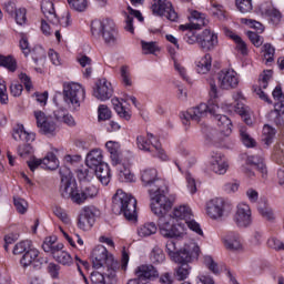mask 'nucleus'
<instances>
[{"label": "nucleus", "mask_w": 284, "mask_h": 284, "mask_svg": "<svg viewBox=\"0 0 284 284\" xmlns=\"http://www.w3.org/2000/svg\"><path fill=\"white\" fill-rule=\"evenodd\" d=\"M174 202L165 195H153V203H151L152 213L158 216V227L161 236L164 239H183L187 234V226L185 223L174 220L168 215L172 210Z\"/></svg>", "instance_id": "f257e3e1"}, {"label": "nucleus", "mask_w": 284, "mask_h": 284, "mask_svg": "<svg viewBox=\"0 0 284 284\" xmlns=\"http://www.w3.org/2000/svg\"><path fill=\"white\" fill-rule=\"evenodd\" d=\"M207 112L215 115V121H217V125L222 134H225L226 136L229 134H232V120H230L227 115L219 114V105L216 104L207 105L205 103H201L195 108L182 112L180 114V119L183 125H190L191 121H195V123H199L201 119L207 116Z\"/></svg>", "instance_id": "f03ea898"}, {"label": "nucleus", "mask_w": 284, "mask_h": 284, "mask_svg": "<svg viewBox=\"0 0 284 284\" xmlns=\"http://www.w3.org/2000/svg\"><path fill=\"white\" fill-rule=\"evenodd\" d=\"M112 210L115 214H123L128 221H136V199L121 189L113 195Z\"/></svg>", "instance_id": "7ed1b4c3"}, {"label": "nucleus", "mask_w": 284, "mask_h": 284, "mask_svg": "<svg viewBox=\"0 0 284 284\" xmlns=\"http://www.w3.org/2000/svg\"><path fill=\"white\" fill-rule=\"evenodd\" d=\"M141 181L149 190L151 203H154V196H168L170 191L165 186V182L159 179V172L156 169H145L142 171Z\"/></svg>", "instance_id": "20e7f679"}, {"label": "nucleus", "mask_w": 284, "mask_h": 284, "mask_svg": "<svg viewBox=\"0 0 284 284\" xmlns=\"http://www.w3.org/2000/svg\"><path fill=\"white\" fill-rule=\"evenodd\" d=\"M91 32L92 34L100 32L105 45L110 48L119 44V31H116V24L111 19L92 21Z\"/></svg>", "instance_id": "39448f33"}, {"label": "nucleus", "mask_w": 284, "mask_h": 284, "mask_svg": "<svg viewBox=\"0 0 284 284\" xmlns=\"http://www.w3.org/2000/svg\"><path fill=\"white\" fill-rule=\"evenodd\" d=\"M63 243H57V240L52 237L45 239L42 244L43 252L52 254L54 261L60 263V265H64L65 267H70L74 260H72V255L63 250Z\"/></svg>", "instance_id": "423d86ee"}, {"label": "nucleus", "mask_w": 284, "mask_h": 284, "mask_svg": "<svg viewBox=\"0 0 284 284\" xmlns=\"http://www.w3.org/2000/svg\"><path fill=\"white\" fill-rule=\"evenodd\" d=\"M92 263L95 270H101V267H106L111 276L112 272L119 270V262L114 260V256L109 255L108 248L103 245H99L92 251Z\"/></svg>", "instance_id": "0eeeda50"}, {"label": "nucleus", "mask_w": 284, "mask_h": 284, "mask_svg": "<svg viewBox=\"0 0 284 284\" xmlns=\"http://www.w3.org/2000/svg\"><path fill=\"white\" fill-rule=\"evenodd\" d=\"M63 97L70 110L77 112L81 108V102L85 99V89L77 82H71L64 85Z\"/></svg>", "instance_id": "6e6552de"}, {"label": "nucleus", "mask_w": 284, "mask_h": 284, "mask_svg": "<svg viewBox=\"0 0 284 284\" xmlns=\"http://www.w3.org/2000/svg\"><path fill=\"white\" fill-rule=\"evenodd\" d=\"M191 24H182L180 26V30H189L184 36V41L189 43V45H194V43L199 44V36H195L192 30H201L207 23L205 16L199 11L191 12Z\"/></svg>", "instance_id": "1a4fd4ad"}, {"label": "nucleus", "mask_w": 284, "mask_h": 284, "mask_svg": "<svg viewBox=\"0 0 284 284\" xmlns=\"http://www.w3.org/2000/svg\"><path fill=\"white\" fill-rule=\"evenodd\" d=\"M136 145L139 150L151 152L152 156H156L161 161H168V154H165V151L161 148V142L154 138V134L148 133V139L139 135L136 138Z\"/></svg>", "instance_id": "9d476101"}, {"label": "nucleus", "mask_w": 284, "mask_h": 284, "mask_svg": "<svg viewBox=\"0 0 284 284\" xmlns=\"http://www.w3.org/2000/svg\"><path fill=\"white\" fill-rule=\"evenodd\" d=\"M201 254V247L195 242H189L184 244L182 248L178 251V254L173 257V263L190 265L194 258H199Z\"/></svg>", "instance_id": "9b49d317"}, {"label": "nucleus", "mask_w": 284, "mask_h": 284, "mask_svg": "<svg viewBox=\"0 0 284 284\" xmlns=\"http://www.w3.org/2000/svg\"><path fill=\"white\" fill-rule=\"evenodd\" d=\"M13 139L14 141H24L26 143L18 148V154L20 156H28V154H32L33 150L30 143H32V141L36 139L34 133H28L23 128V124H18L13 130Z\"/></svg>", "instance_id": "f8f14e48"}, {"label": "nucleus", "mask_w": 284, "mask_h": 284, "mask_svg": "<svg viewBox=\"0 0 284 284\" xmlns=\"http://www.w3.org/2000/svg\"><path fill=\"white\" fill-rule=\"evenodd\" d=\"M135 278L129 280L128 284H148L159 278V271L152 264H142L134 271Z\"/></svg>", "instance_id": "ddd939ff"}, {"label": "nucleus", "mask_w": 284, "mask_h": 284, "mask_svg": "<svg viewBox=\"0 0 284 284\" xmlns=\"http://www.w3.org/2000/svg\"><path fill=\"white\" fill-rule=\"evenodd\" d=\"M61 184L60 194L62 199H72L77 191V181L72 176V172L67 166L60 169Z\"/></svg>", "instance_id": "4468645a"}, {"label": "nucleus", "mask_w": 284, "mask_h": 284, "mask_svg": "<svg viewBox=\"0 0 284 284\" xmlns=\"http://www.w3.org/2000/svg\"><path fill=\"white\" fill-rule=\"evenodd\" d=\"M39 254V250L31 246V248L22 255L20 265H22V267H30V265H32L36 270H41L43 265L48 264V257H40Z\"/></svg>", "instance_id": "2eb2a0df"}, {"label": "nucleus", "mask_w": 284, "mask_h": 284, "mask_svg": "<svg viewBox=\"0 0 284 284\" xmlns=\"http://www.w3.org/2000/svg\"><path fill=\"white\" fill-rule=\"evenodd\" d=\"M98 214L99 210L97 207L84 206L79 215L78 227L80 230H83L84 232H88V230H92V226L97 221Z\"/></svg>", "instance_id": "dca6fc26"}, {"label": "nucleus", "mask_w": 284, "mask_h": 284, "mask_svg": "<svg viewBox=\"0 0 284 284\" xmlns=\"http://www.w3.org/2000/svg\"><path fill=\"white\" fill-rule=\"evenodd\" d=\"M152 11L154 14L165 17L169 21H176L179 19V14L172 8V2L168 0H153Z\"/></svg>", "instance_id": "f3484780"}, {"label": "nucleus", "mask_w": 284, "mask_h": 284, "mask_svg": "<svg viewBox=\"0 0 284 284\" xmlns=\"http://www.w3.org/2000/svg\"><path fill=\"white\" fill-rule=\"evenodd\" d=\"M34 118L37 126L42 134H45L47 136H54V132H57V123H54L52 118L45 116L43 111H34Z\"/></svg>", "instance_id": "a211bd4d"}, {"label": "nucleus", "mask_w": 284, "mask_h": 284, "mask_svg": "<svg viewBox=\"0 0 284 284\" xmlns=\"http://www.w3.org/2000/svg\"><path fill=\"white\" fill-rule=\"evenodd\" d=\"M225 207L227 203L222 197H214L206 203V214L213 221L217 219H223L225 216Z\"/></svg>", "instance_id": "6ab92c4d"}, {"label": "nucleus", "mask_w": 284, "mask_h": 284, "mask_svg": "<svg viewBox=\"0 0 284 284\" xmlns=\"http://www.w3.org/2000/svg\"><path fill=\"white\" fill-rule=\"evenodd\" d=\"M234 223L237 227H250L252 225V209L247 203H240L234 215Z\"/></svg>", "instance_id": "aec40b11"}, {"label": "nucleus", "mask_w": 284, "mask_h": 284, "mask_svg": "<svg viewBox=\"0 0 284 284\" xmlns=\"http://www.w3.org/2000/svg\"><path fill=\"white\" fill-rule=\"evenodd\" d=\"M217 81L222 90H234L239 85V75L234 70H222L217 74Z\"/></svg>", "instance_id": "412c9836"}, {"label": "nucleus", "mask_w": 284, "mask_h": 284, "mask_svg": "<svg viewBox=\"0 0 284 284\" xmlns=\"http://www.w3.org/2000/svg\"><path fill=\"white\" fill-rule=\"evenodd\" d=\"M199 45L204 52H212L219 45V34L210 29H204L199 34Z\"/></svg>", "instance_id": "4be33fe9"}, {"label": "nucleus", "mask_w": 284, "mask_h": 284, "mask_svg": "<svg viewBox=\"0 0 284 284\" xmlns=\"http://www.w3.org/2000/svg\"><path fill=\"white\" fill-rule=\"evenodd\" d=\"M112 94H114V89L112 88V83L106 79H100L95 83V88L93 89V97L99 101H109L112 99Z\"/></svg>", "instance_id": "5701e85b"}, {"label": "nucleus", "mask_w": 284, "mask_h": 284, "mask_svg": "<svg viewBox=\"0 0 284 284\" xmlns=\"http://www.w3.org/2000/svg\"><path fill=\"white\" fill-rule=\"evenodd\" d=\"M270 79H272V71H264L260 74L258 85L254 87L255 94L260 97L262 101H266V103H270V98H267V94H265L263 90L267 89V85H270Z\"/></svg>", "instance_id": "b1692460"}, {"label": "nucleus", "mask_w": 284, "mask_h": 284, "mask_svg": "<svg viewBox=\"0 0 284 284\" xmlns=\"http://www.w3.org/2000/svg\"><path fill=\"white\" fill-rule=\"evenodd\" d=\"M42 14H44L47 21L52 26H59V17L54 10V3L50 0H42L41 2Z\"/></svg>", "instance_id": "393cba45"}, {"label": "nucleus", "mask_w": 284, "mask_h": 284, "mask_svg": "<svg viewBox=\"0 0 284 284\" xmlns=\"http://www.w3.org/2000/svg\"><path fill=\"white\" fill-rule=\"evenodd\" d=\"M85 164L91 170H97V168H100L101 165H104L105 162H103V151H101L99 149L92 150L87 155Z\"/></svg>", "instance_id": "a878e982"}, {"label": "nucleus", "mask_w": 284, "mask_h": 284, "mask_svg": "<svg viewBox=\"0 0 284 284\" xmlns=\"http://www.w3.org/2000/svg\"><path fill=\"white\" fill-rule=\"evenodd\" d=\"M169 216L174 219V221H179L180 223H183V221L187 223V221L192 219V209H190L187 205L175 206Z\"/></svg>", "instance_id": "bb28decb"}, {"label": "nucleus", "mask_w": 284, "mask_h": 284, "mask_svg": "<svg viewBox=\"0 0 284 284\" xmlns=\"http://www.w3.org/2000/svg\"><path fill=\"white\" fill-rule=\"evenodd\" d=\"M224 34L225 37H229V39H232L234 41V43L236 44L235 49L237 50V52H241V54H243L244 57L247 55V44L239 34L234 33L232 30L227 28H224Z\"/></svg>", "instance_id": "cd10ccee"}, {"label": "nucleus", "mask_w": 284, "mask_h": 284, "mask_svg": "<svg viewBox=\"0 0 284 284\" xmlns=\"http://www.w3.org/2000/svg\"><path fill=\"white\" fill-rule=\"evenodd\" d=\"M224 245L226 250H232V251L242 250L243 242L241 241V235L234 232L229 233L224 239Z\"/></svg>", "instance_id": "c85d7f7f"}, {"label": "nucleus", "mask_w": 284, "mask_h": 284, "mask_svg": "<svg viewBox=\"0 0 284 284\" xmlns=\"http://www.w3.org/2000/svg\"><path fill=\"white\" fill-rule=\"evenodd\" d=\"M128 10L130 12L131 16H126L125 18V26H124V30H126V32H131V34H134V18L139 19V21H143V16L141 14V11L139 10H134L132 9V7H128Z\"/></svg>", "instance_id": "c756f323"}, {"label": "nucleus", "mask_w": 284, "mask_h": 284, "mask_svg": "<svg viewBox=\"0 0 284 284\" xmlns=\"http://www.w3.org/2000/svg\"><path fill=\"white\" fill-rule=\"evenodd\" d=\"M95 175L102 185H109L110 180L112 179V174L110 173V165L108 163L101 164L95 170Z\"/></svg>", "instance_id": "7c9ffc66"}, {"label": "nucleus", "mask_w": 284, "mask_h": 284, "mask_svg": "<svg viewBox=\"0 0 284 284\" xmlns=\"http://www.w3.org/2000/svg\"><path fill=\"white\" fill-rule=\"evenodd\" d=\"M105 148L111 155L112 162L118 165L121 162V145L119 142L108 141Z\"/></svg>", "instance_id": "2f4dec72"}, {"label": "nucleus", "mask_w": 284, "mask_h": 284, "mask_svg": "<svg viewBox=\"0 0 284 284\" xmlns=\"http://www.w3.org/2000/svg\"><path fill=\"white\" fill-rule=\"evenodd\" d=\"M159 232V226L154 222H148L138 227V235L141 239H148V236H153Z\"/></svg>", "instance_id": "473e14b6"}, {"label": "nucleus", "mask_w": 284, "mask_h": 284, "mask_svg": "<svg viewBox=\"0 0 284 284\" xmlns=\"http://www.w3.org/2000/svg\"><path fill=\"white\" fill-rule=\"evenodd\" d=\"M276 138V129L272 128L270 124H265L262 131V141L266 148H270L271 144L274 143V139Z\"/></svg>", "instance_id": "72a5a7b5"}, {"label": "nucleus", "mask_w": 284, "mask_h": 284, "mask_svg": "<svg viewBox=\"0 0 284 284\" xmlns=\"http://www.w3.org/2000/svg\"><path fill=\"white\" fill-rule=\"evenodd\" d=\"M211 168L215 174H225L229 165L221 155H216L211 162Z\"/></svg>", "instance_id": "f704fd0d"}, {"label": "nucleus", "mask_w": 284, "mask_h": 284, "mask_svg": "<svg viewBox=\"0 0 284 284\" xmlns=\"http://www.w3.org/2000/svg\"><path fill=\"white\" fill-rule=\"evenodd\" d=\"M246 161H247L248 165L256 166V169L261 172L263 179H265V176H267V166L263 162L262 156L250 155Z\"/></svg>", "instance_id": "c9c22d12"}, {"label": "nucleus", "mask_w": 284, "mask_h": 284, "mask_svg": "<svg viewBox=\"0 0 284 284\" xmlns=\"http://www.w3.org/2000/svg\"><path fill=\"white\" fill-rule=\"evenodd\" d=\"M191 272L192 266H190V264H178L173 271V274L176 281H185L189 278Z\"/></svg>", "instance_id": "e433bc0d"}, {"label": "nucleus", "mask_w": 284, "mask_h": 284, "mask_svg": "<svg viewBox=\"0 0 284 284\" xmlns=\"http://www.w3.org/2000/svg\"><path fill=\"white\" fill-rule=\"evenodd\" d=\"M212 69V55L206 53L196 64V72L199 74H207Z\"/></svg>", "instance_id": "4c0bfd02"}, {"label": "nucleus", "mask_w": 284, "mask_h": 284, "mask_svg": "<svg viewBox=\"0 0 284 284\" xmlns=\"http://www.w3.org/2000/svg\"><path fill=\"white\" fill-rule=\"evenodd\" d=\"M111 103L116 112V114L124 119L125 121H130L132 119V114H130L128 111H125V106H123V103L119 100V98H113L111 100Z\"/></svg>", "instance_id": "58836bf2"}, {"label": "nucleus", "mask_w": 284, "mask_h": 284, "mask_svg": "<svg viewBox=\"0 0 284 284\" xmlns=\"http://www.w3.org/2000/svg\"><path fill=\"white\" fill-rule=\"evenodd\" d=\"M235 112L240 114V116L244 118L246 125H252V118H250V106L245 105L243 102H237L235 105Z\"/></svg>", "instance_id": "ea45409f"}, {"label": "nucleus", "mask_w": 284, "mask_h": 284, "mask_svg": "<svg viewBox=\"0 0 284 284\" xmlns=\"http://www.w3.org/2000/svg\"><path fill=\"white\" fill-rule=\"evenodd\" d=\"M0 65L9 72H17V60L12 55H0Z\"/></svg>", "instance_id": "a19ab883"}, {"label": "nucleus", "mask_w": 284, "mask_h": 284, "mask_svg": "<svg viewBox=\"0 0 284 284\" xmlns=\"http://www.w3.org/2000/svg\"><path fill=\"white\" fill-rule=\"evenodd\" d=\"M42 168L45 170H57L59 168V159L54 153H48L44 159H42Z\"/></svg>", "instance_id": "79ce46f5"}, {"label": "nucleus", "mask_w": 284, "mask_h": 284, "mask_svg": "<svg viewBox=\"0 0 284 284\" xmlns=\"http://www.w3.org/2000/svg\"><path fill=\"white\" fill-rule=\"evenodd\" d=\"M150 261L154 265H159L161 263L165 262V253H163V250L159 246L153 247L150 254Z\"/></svg>", "instance_id": "37998d69"}, {"label": "nucleus", "mask_w": 284, "mask_h": 284, "mask_svg": "<svg viewBox=\"0 0 284 284\" xmlns=\"http://www.w3.org/2000/svg\"><path fill=\"white\" fill-rule=\"evenodd\" d=\"M211 14L214 17V19H217L219 21H227V12L225 11V8L221 4H213L211 8Z\"/></svg>", "instance_id": "c03bdc74"}, {"label": "nucleus", "mask_w": 284, "mask_h": 284, "mask_svg": "<svg viewBox=\"0 0 284 284\" xmlns=\"http://www.w3.org/2000/svg\"><path fill=\"white\" fill-rule=\"evenodd\" d=\"M32 246V241L30 240H24L19 243H17L13 247V254L19 255V254H26Z\"/></svg>", "instance_id": "a18cd8bd"}, {"label": "nucleus", "mask_w": 284, "mask_h": 284, "mask_svg": "<svg viewBox=\"0 0 284 284\" xmlns=\"http://www.w3.org/2000/svg\"><path fill=\"white\" fill-rule=\"evenodd\" d=\"M142 45V52L143 54H154L155 52H159L161 48H159V44L156 42H145L144 40L141 41Z\"/></svg>", "instance_id": "49530a36"}, {"label": "nucleus", "mask_w": 284, "mask_h": 284, "mask_svg": "<svg viewBox=\"0 0 284 284\" xmlns=\"http://www.w3.org/2000/svg\"><path fill=\"white\" fill-rule=\"evenodd\" d=\"M19 45L24 57H28V54L32 52V48L30 47V41H28V36H26L24 33L20 34Z\"/></svg>", "instance_id": "de8ad7c7"}, {"label": "nucleus", "mask_w": 284, "mask_h": 284, "mask_svg": "<svg viewBox=\"0 0 284 284\" xmlns=\"http://www.w3.org/2000/svg\"><path fill=\"white\" fill-rule=\"evenodd\" d=\"M263 52H264V59L266 63H272L274 61V54L276 52V49H274V45L271 43H265L263 45Z\"/></svg>", "instance_id": "09e8293b"}, {"label": "nucleus", "mask_w": 284, "mask_h": 284, "mask_svg": "<svg viewBox=\"0 0 284 284\" xmlns=\"http://www.w3.org/2000/svg\"><path fill=\"white\" fill-rule=\"evenodd\" d=\"M82 192L88 201V199H94V196L99 194V187H97L94 184L89 183L82 186Z\"/></svg>", "instance_id": "8fccbe9b"}, {"label": "nucleus", "mask_w": 284, "mask_h": 284, "mask_svg": "<svg viewBox=\"0 0 284 284\" xmlns=\"http://www.w3.org/2000/svg\"><path fill=\"white\" fill-rule=\"evenodd\" d=\"M204 265L212 272L213 274H221V268H219V264L212 258V256H204Z\"/></svg>", "instance_id": "3c124183"}, {"label": "nucleus", "mask_w": 284, "mask_h": 284, "mask_svg": "<svg viewBox=\"0 0 284 284\" xmlns=\"http://www.w3.org/2000/svg\"><path fill=\"white\" fill-rule=\"evenodd\" d=\"M72 203H75L77 205H83L85 203V194L83 193V187L81 189L77 187L73 192V195H71Z\"/></svg>", "instance_id": "603ef678"}, {"label": "nucleus", "mask_w": 284, "mask_h": 284, "mask_svg": "<svg viewBox=\"0 0 284 284\" xmlns=\"http://www.w3.org/2000/svg\"><path fill=\"white\" fill-rule=\"evenodd\" d=\"M98 119L99 121H109V119H112V111H110L108 105L101 104L98 108Z\"/></svg>", "instance_id": "864d4df0"}, {"label": "nucleus", "mask_w": 284, "mask_h": 284, "mask_svg": "<svg viewBox=\"0 0 284 284\" xmlns=\"http://www.w3.org/2000/svg\"><path fill=\"white\" fill-rule=\"evenodd\" d=\"M235 6L243 14L252 12V0H235Z\"/></svg>", "instance_id": "5fc2aeb1"}, {"label": "nucleus", "mask_w": 284, "mask_h": 284, "mask_svg": "<svg viewBox=\"0 0 284 284\" xmlns=\"http://www.w3.org/2000/svg\"><path fill=\"white\" fill-rule=\"evenodd\" d=\"M242 23H245V26H248V28H253V30H256L260 34H263L265 32V27L263 23L252 20V19H242Z\"/></svg>", "instance_id": "6e6d98bb"}, {"label": "nucleus", "mask_w": 284, "mask_h": 284, "mask_svg": "<svg viewBox=\"0 0 284 284\" xmlns=\"http://www.w3.org/2000/svg\"><path fill=\"white\" fill-rule=\"evenodd\" d=\"M120 74H121L123 85H125L126 88H131L132 77L130 75V70L128 69V65L121 67Z\"/></svg>", "instance_id": "4d7b16f0"}, {"label": "nucleus", "mask_w": 284, "mask_h": 284, "mask_svg": "<svg viewBox=\"0 0 284 284\" xmlns=\"http://www.w3.org/2000/svg\"><path fill=\"white\" fill-rule=\"evenodd\" d=\"M119 179L122 183H132L134 181V174L128 168L120 169Z\"/></svg>", "instance_id": "13d9d810"}, {"label": "nucleus", "mask_w": 284, "mask_h": 284, "mask_svg": "<svg viewBox=\"0 0 284 284\" xmlns=\"http://www.w3.org/2000/svg\"><path fill=\"white\" fill-rule=\"evenodd\" d=\"M240 134H241L242 143L245 145V148H256V140L251 138L247 134V131L241 129Z\"/></svg>", "instance_id": "bf43d9fd"}, {"label": "nucleus", "mask_w": 284, "mask_h": 284, "mask_svg": "<svg viewBox=\"0 0 284 284\" xmlns=\"http://www.w3.org/2000/svg\"><path fill=\"white\" fill-rule=\"evenodd\" d=\"M13 203L19 214H26L28 212V202L21 197H13Z\"/></svg>", "instance_id": "052dcab7"}, {"label": "nucleus", "mask_w": 284, "mask_h": 284, "mask_svg": "<svg viewBox=\"0 0 284 284\" xmlns=\"http://www.w3.org/2000/svg\"><path fill=\"white\" fill-rule=\"evenodd\" d=\"M70 8L78 12H83L88 8V0H68Z\"/></svg>", "instance_id": "680f3d73"}, {"label": "nucleus", "mask_w": 284, "mask_h": 284, "mask_svg": "<svg viewBox=\"0 0 284 284\" xmlns=\"http://www.w3.org/2000/svg\"><path fill=\"white\" fill-rule=\"evenodd\" d=\"M209 97L211 98V103H214V101L221 97V91H219V87H216L214 80H210Z\"/></svg>", "instance_id": "e2e57ef3"}, {"label": "nucleus", "mask_w": 284, "mask_h": 284, "mask_svg": "<svg viewBox=\"0 0 284 284\" xmlns=\"http://www.w3.org/2000/svg\"><path fill=\"white\" fill-rule=\"evenodd\" d=\"M246 37L250 39L251 43L255 45V48H261L263 45V37L258 36V33L253 32V31H247Z\"/></svg>", "instance_id": "0e129e2a"}, {"label": "nucleus", "mask_w": 284, "mask_h": 284, "mask_svg": "<svg viewBox=\"0 0 284 284\" xmlns=\"http://www.w3.org/2000/svg\"><path fill=\"white\" fill-rule=\"evenodd\" d=\"M166 253L170 256L171 261H173L174 256H176V254L179 253L178 246H176V242L169 240L166 242V246H165Z\"/></svg>", "instance_id": "69168bd1"}, {"label": "nucleus", "mask_w": 284, "mask_h": 284, "mask_svg": "<svg viewBox=\"0 0 284 284\" xmlns=\"http://www.w3.org/2000/svg\"><path fill=\"white\" fill-rule=\"evenodd\" d=\"M258 212L261 216H263V219H265L266 221H274V211H272V207L270 206L260 207Z\"/></svg>", "instance_id": "338daca9"}, {"label": "nucleus", "mask_w": 284, "mask_h": 284, "mask_svg": "<svg viewBox=\"0 0 284 284\" xmlns=\"http://www.w3.org/2000/svg\"><path fill=\"white\" fill-rule=\"evenodd\" d=\"M91 283L92 284H105V275L99 271L91 273Z\"/></svg>", "instance_id": "774afa93"}]
</instances>
